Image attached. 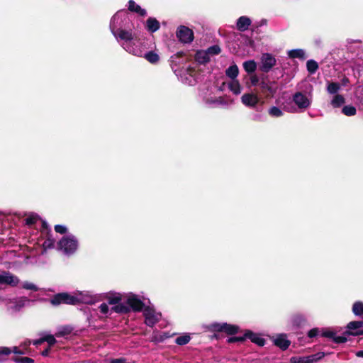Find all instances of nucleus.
<instances>
[{
  "label": "nucleus",
  "mask_w": 363,
  "mask_h": 363,
  "mask_svg": "<svg viewBox=\"0 0 363 363\" xmlns=\"http://www.w3.org/2000/svg\"><path fill=\"white\" fill-rule=\"evenodd\" d=\"M58 249L66 255L74 253L78 248V241L77 238L69 235L62 238L57 243Z\"/></svg>",
  "instance_id": "f257e3e1"
},
{
  "label": "nucleus",
  "mask_w": 363,
  "mask_h": 363,
  "mask_svg": "<svg viewBox=\"0 0 363 363\" xmlns=\"http://www.w3.org/2000/svg\"><path fill=\"white\" fill-rule=\"evenodd\" d=\"M128 22V14L125 11L117 12L111 18L110 28L113 35H116V31L123 29Z\"/></svg>",
  "instance_id": "f03ea898"
},
{
  "label": "nucleus",
  "mask_w": 363,
  "mask_h": 363,
  "mask_svg": "<svg viewBox=\"0 0 363 363\" xmlns=\"http://www.w3.org/2000/svg\"><path fill=\"white\" fill-rule=\"evenodd\" d=\"M50 302L52 305H59L61 303L77 304L78 303L77 292L73 295L67 293L58 294L51 299Z\"/></svg>",
  "instance_id": "7ed1b4c3"
},
{
  "label": "nucleus",
  "mask_w": 363,
  "mask_h": 363,
  "mask_svg": "<svg viewBox=\"0 0 363 363\" xmlns=\"http://www.w3.org/2000/svg\"><path fill=\"white\" fill-rule=\"evenodd\" d=\"M209 330L213 332H224L228 335L235 334L238 331V327L225 323H214L208 326Z\"/></svg>",
  "instance_id": "20e7f679"
},
{
  "label": "nucleus",
  "mask_w": 363,
  "mask_h": 363,
  "mask_svg": "<svg viewBox=\"0 0 363 363\" xmlns=\"http://www.w3.org/2000/svg\"><path fill=\"white\" fill-rule=\"evenodd\" d=\"M293 101L299 109L306 110L311 106L312 97L311 94H305L298 91L294 94Z\"/></svg>",
  "instance_id": "39448f33"
},
{
  "label": "nucleus",
  "mask_w": 363,
  "mask_h": 363,
  "mask_svg": "<svg viewBox=\"0 0 363 363\" xmlns=\"http://www.w3.org/2000/svg\"><path fill=\"white\" fill-rule=\"evenodd\" d=\"M124 299L129 308H130L133 311H140L145 303L142 299L134 294L130 293L124 296Z\"/></svg>",
  "instance_id": "423d86ee"
},
{
  "label": "nucleus",
  "mask_w": 363,
  "mask_h": 363,
  "mask_svg": "<svg viewBox=\"0 0 363 363\" xmlns=\"http://www.w3.org/2000/svg\"><path fill=\"white\" fill-rule=\"evenodd\" d=\"M145 323L149 327H153L162 318V314L153 308H146L143 311Z\"/></svg>",
  "instance_id": "0eeeda50"
},
{
  "label": "nucleus",
  "mask_w": 363,
  "mask_h": 363,
  "mask_svg": "<svg viewBox=\"0 0 363 363\" xmlns=\"http://www.w3.org/2000/svg\"><path fill=\"white\" fill-rule=\"evenodd\" d=\"M78 303L86 304H94L98 302L101 298L98 294H94L90 291H77Z\"/></svg>",
  "instance_id": "6e6552de"
},
{
  "label": "nucleus",
  "mask_w": 363,
  "mask_h": 363,
  "mask_svg": "<svg viewBox=\"0 0 363 363\" xmlns=\"http://www.w3.org/2000/svg\"><path fill=\"white\" fill-rule=\"evenodd\" d=\"M241 101L245 106L255 108L260 102V99L257 94L245 93L242 96Z\"/></svg>",
  "instance_id": "1a4fd4ad"
},
{
  "label": "nucleus",
  "mask_w": 363,
  "mask_h": 363,
  "mask_svg": "<svg viewBox=\"0 0 363 363\" xmlns=\"http://www.w3.org/2000/svg\"><path fill=\"white\" fill-rule=\"evenodd\" d=\"M177 36L180 41L184 43H190L194 39L193 31L184 26H181L178 28Z\"/></svg>",
  "instance_id": "9d476101"
},
{
  "label": "nucleus",
  "mask_w": 363,
  "mask_h": 363,
  "mask_svg": "<svg viewBox=\"0 0 363 363\" xmlns=\"http://www.w3.org/2000/svg\"><path fill=\"white\" fill-rule=\"evenodd\" d=\"M29 300L25 297H21L15 299H10L7 301L6 306L8 310L11 311L12 312L19 311L22 308H23L27 302Z\"/></svg>",
  "instance_id": "9b49d317"
},
{
  "label": "nucleus",
  "mask_w": 363,
  "mask_h": 363,
  "mask_svg": "<svg viewBox=\"0 0 363 363\" xmlns=\"http://www.w3.org/2000/svg\"><path fill=\"white\" fill-rule=\"evenodd\" d=\"M276 64V59L269 53H264L261 57V70L265 72H269Z\"/></svg>",
  "instance_id": "f8f14e48"
},
{
  "label": "nucleus",
  "mask_w": 363,
  "mask_h": 363,
  "mask_svg": "<svg viewBox=\"0 0 363 363\" xmlns=\"http://www.w3.org/2000/svg\"><path fill=\"white\" fill-rule=\"evenodd\" d=\"M122 46L127 52L133 55L142 57L143 55L142 45H136L134 40L131 43H123Z\"/></svg>",
  "instance_id": "ddd939ff"
},
{
  "label": "nucleus",
  "mask_w": 363,
  "mask_h": 363,
  "mask_svg": "<svg viewBox=\"0 0 363 363\" xmlns=\"http://www.w3.org/2000/svg\"><path fill=\"white\" fill-rule=\"evenodd\" d=\"M259 86L264 93H268L270 95L274 94L277 89L275 83L269 80H262Z\"/></svg>",
  "instance_id": "4468645a"
},
{
  "label": "nucleus",
  "mask_w": 363,
  "mask_h": 363,
  "mask_svg": "<svg viewBox=\"0 0 363 363\" xmlns=\"http://www.w3.org/2000/svg\"><path fill=\"white\" fill-rule=\"evenodd\" d=\"M116 39L123 40V43H131L134 38L133 33L130 31L121 29L116 31V35H113Z\"/></svg>",
  "instance_id": "2eb2a0df"
},
{
  "label": "nucleus",
  "mask_w": 363,
  "mask_h": 363,
  "mask_svg": "<svg viewBox=\"0 0 363 363\" xmlns=\"http://www.w3.org/2000/svg\"><path fill=\"white\" fill-rule=\"evenodd\" d=\"M274 344L282 350H286L290 345V341L287 340L286 335L280 334L274 338Z\"/></svg>",
  "instance_id": "dca6fc26"
},
{
  "label": "nucleus",
  "mask_w": 363,
  "mask_h": 363,
  "mask_svg": "<svg viewBox=\"0 0 363 363\" xmlns=\"http://www.w3.org/2000/svg\"><path fill=\"white\" fill-rule=\"evenodd\" d=\"M321 335L331 338L337 343L345 342L347 340V338L345 336H337L334 331L329 329L323 330Z\"/></svg>",
  "instance_id": "f3484780"
},
{
  "label": "nucleus",
  "mask_w": 363,
  "mask_h": 363,
  "mask_svg": "<svg viewBox=\"0 0 363 363\" xmlns=\"http://www.w3.org/2000/svg\"><path fill=\"white\" fill-rule=\"evenodd\" d=\"M105 298L108 301V303L111 305H116L123 299H124V296L118 293H108L106 294Z\"/></svg>",
  "instance_id": "a211bd4d"
},
{
  "label": "nucleus",
  "mask_w": 363,
  "mask_h": 363,
  "mask_svg": "<svg viewBox=\"0 0 363 363\" xmlns=\"http://www.w3.org/2000/svg\"><path fill=\"white\" fill-rule=\"evenodd\" d=\"M251 24V20L247 16H241L237 21V28L240 31L248 29Z\"/></svg>",
  "instance_id": "6ab92c4d"
},
{
  "label": "nucleus",
  "mask_w": 363,
  "mask_h": 363,
  "mask_svg": "<svg viewBox=\"0 0 363 363\" xmlns=\"http://www.w3.org/2000/svg\"><path fill=\"white\" fill-rule=\"evenodd\" d=\"M245 337L250 339L252 342H255L259 346H263L265 343L264 339L261 337L259 335L253 333L251 331L246 332L245 334Z\"/></svg>",
  "instance_id": "aec40b11"
},
{
  "label": "nucleus",
  "mask_w": 363,
  "mask_h": 363,
  "mask_svg": "<svg viewBox=\"0 0 363 363\" xmlns=\"http://www.w3.org/2000/svg\"><path fill=\"white\" fill-rule=\"evenodd\" d=\"M288 55L290 58H298L301 60H305L306 58V52L303 49L289 50Z\"/></svg>",
  "instance_id": "412c9836"
},
{
  "label": "nucleus",
  "mask_w": 363,
  "mask_h": 363,
  "mask_svg": "<svg viewBox=\"0 0 363 363\" xmlns=\"http://www.w3.org/2000/svg\"><path fill=\"white\" fill-rule=\"evenodd\" d=\"M147 61L152 64H156L160 60L159 55L155 51H149L147 52L144 53L143 56Z\"/></svg>",
  "instance_id": "4be33fe9"
},
{
  "label": "nucleus",
  "mask_w": 363,
  "mask_h": 363,
  "mask_svg": "<svg viewBox=\"0 0 363 363\" xmlns=\"http://www.w3.org/2000/svg\"><path fill=\"white\" fill-rule=\"evenodd\" d=\"M128 9L130 11L135 12L139 15L144 16L146 15V11L145 9H141L139 5H138L134 1L130 0L128 1Z\"/></svg>",
  "instance_id": "5701e85b"
},
{
  "label": "nucleus",
  "mask_w": 363,
  "mask_h": 363,
  "mask_svg": "<svg viewBox=\"0 0 363 363\" xmlns=\"http://www.w3.org/2000/svg\"><path fill=\"white\" fill-rule=\"evenodd\" d=\"M146 27L150 32L154 33L160 28V23L154 18H149L147 20Z\"/></svg>",
  "instance_id": "b1692460"
},
{
  "label": "nucleus",
  "mask_w": 363,
  "mask_h": 363,
  "mask_svg": "<svg viewBox=\"0 0 363 363\" xmlns=\"http://www.w3.org/2000/svg\"><path fill=\"white\" fill-rule=\"evenodd\" d=\"M229 89L235 95H238L242 91V87L237 79H232V81L228 84Z\"/></svg>",
  "instance_id": "393cba45"
},
{
  "label": "nucleus",
  "mask_w": 363,
  "mask_h": 363,
  "mask_svg": "<svg viewBox=\"0 0 363 363\" xmlns=\"http://www.w3.org/2000/svg\"><path fill=\"white\" fill-rule=\"evenodd\" d=\"M195 58L199 63H206L209 61L210 56L206 50H200L196 52Z\"/></svg>",
  "instance_id": "a878e982"
},
{
  "label": "nucleus",
  "mask_w": 363,
  "mask_h": 363,
  "mask_svg": "<svg viewBox=\"0 0 363 363\" xmlns=\"http://www.w3.org/2000/svg\"><path fill=\"white\" fill-rule=\"evenodd\" d=\"M238 73L239 69L236 65H233L230 66L225 71L226 76L230 78L231 79H236Z\"/></svg>",
  "instance_id": "bb28decb"
},
{
  "label": "nucleus",
  "mask_w": 363,
  "mask_h": 363,
  "mask_svg": "<svg viewBox=\"0 0 363 363\" xmlns=\"http://www.w3.org/2000/svg\"><path fill=\"white\" fill-rule=\"evenodd\" d=\"M324 357L323 352H318L315 354L304 357L305 363H314Z\"/></svg>",
  "instance_id": "cd10ccee"
},
{
  "label": "nucleus",
  "mask_w": 363,
  "mask_h": 363,
  "mask_svg": "<svg viewBox=\"0 0 363 363\" xmlns=\"http://www.w3.org/2000/svg\"><path fill=\"white\" fill-rule=\"evenodd\" d=\"M111 310L112 311L119 313H128L130 311L129 307L128 306L119 303L113 306L111 308Z\"/></svg>",
  "instance_id": "c85d7f7f"
},
{
  "label": "nucleus",
  "mask_w": 363,
  "mask_h": 363,
  "mask_svg": "<svg viewBox=\"0 0 363 363\" xmlns=\"http://www.w3.org/2000/svg\"><path fill=\"white\" fill-rule=\"evenodd\" d=\"M243 67L247 72L251 73L255 71L257 64L254 60L246 61L243 63Z\"/></svg>",
  "instance_id": "c756f323"
},
{
  "label": "nucleus",
  "mask_w": 363,
  "mask_h": 363,
  "mask_svg": "<svg viewBox=\"0 0 363 363\" xmlns=\"http://www.w3.org/2000/svg\"><path fill=\"white\" fill-rule=\"evenodd\" d=\"M268 113L270 116L274 118L281 117L284 115L283 111L280 108L277 106H272L271 108H269L268 110Z\"/></svg>",
  "instance_id": "7c9ffc66"
},
{
  "label": "nucleus",
  "mask_w": 363,
  "mask_h": 363,
  "mask_svg": "<svg viewBox=\"0 0 363 363\" xmlns=\"http://www.w3.org/2000/svg\"><path fill=\"white\" fill-rule=\"evenodd\" d=\"M352 312L356 315L363 314V303L361 301L355 302L352 306Z\"/></svg>",
  "instance_id": "2f4dec72"
},
{
  "label": "nucleus",
  "mask_w": 363,
  "mask_h": 363,
  "mask_svg": "<svg viewBox=\"0 0 363 363\" xmlns=\"http://www.w3.org/2000/svg\"><path fill=\"white\" fill-rule=\"evenodd\" d=\"M345 103V99L342 96L337 94L331 101V104L333 107H339Z\"/></svg>",
  "instance_id": "473e14b6"
},
{
  "label": "nucleus",
  "mask_w": 363,
  "mask_h": 363,
  "mask_svg": "<svg viewBox=\"0 0 363 363\" xmlns=\"http://www.w3.org/2000/svg\"><path fill=\"white\" fill-rule=\"evenodd\" d=\"M340 89V85L335 82H330L328 84L327 91L329 94H336Z\"/></svg>",
  "instance_id": "72a5a7b5"
},
{
  "label": "nucleus",
  "mask_w": 363,
  "mask_h": 363,
  "mask_svg": "<svg viewBox=\"0 0 363 363\" xmlns=\"http://www.w3.org/2000/svg\"><path fill=\"white\" fill-rule=\"evenodd\" d=\"M307 70L311 73L313 74L316 72L318 68V63L313 60H310L306 63Z\"/></svg>",
  "instance_id": "f704fd0d"
},
{
  "label": "nucleus",
  "mask_w": 363,
  "mask_h": 363,
  "mask_svg": "<svg viewBox=\"0 0 363 363\" xmlns=\"http://www.w3.org/2000/svg\"><path fill=\"white\" fill-rule=\"evenodd\" d=\"M30 344V342L28 341V342H25L24 344L21 345V347L23 349H20L18 347H13L11 349V352L16 353V354H26V347Z\"/></svg>",
  "instance_id": "c9c22d12"
},
{
  "label": "nucleus",
  "mask_w": 363,
  "mask_h": 363,
  "mask_svg": "<svg viewBox=\"0 0 363 363\" xmlns=\"http://www.w3.org/2000/svg\"><path fill=\"white\" fill-rule=\"evenodd\" d=\"M356 112V108L352 106H345L342 108V113L347 116H354Z\"/></svg>",
  "instance_id": "e433bc0d"
},
{
  "label": "nucleus",
  "mask_w": 363,
  "mask_h": 363,
  "mask_svg": "<svg viewBox=\"0 0 363 363\" xmlns=\"http://www.w3.org/2000/svg\"><path fill=\"white\" fill-rule=\"evenodd\" d=\"M190 339H191V337H190L189 335H182V336L178 337L176 339L175 342L177 345H184L187 344L190 341Z\"/></svg>",
  "instance_id": "4c0bfd02"
},
{
  "label": "nucleus",
  "mask_w": 363,
  "mask_h": 363,
  "mask_svg": "<svg viewBox=\"0 0 363 363\" xmlns=\"http://www.w3.org/2000/svg\"><path fill=\"white\" fill-rule=\"evenodd\" d=\"M363 326V321H352L348 323L347 328L349 330H356Z\"/></svg>",
  "instance_id": "58836bf2"
},
{
  "label": "nucleus",
  "mask_w": 363,
  "mask_h": 363,
  "mask_svg": "<svg viewBox=\"0 0 363 363\" xmlns=\"http://www.w3.org/2000/svg\"><path fill=\"white\" fill-rule=\"evenodd\" d=\"M209 55V56H212L214 55H218L220 52V48L218 45H213L208 48L206 50Z\"/></svg>",
  "instance_id": "ea45409f"
},
{
  "label": "nucleus",
  "mask_w": 363,
  "mask_h": 363,
  "mask_svg": "<svg viewBox=\"0 0 363 363\" xmlns=\"http://www.w3.org/2000/svg\"><path fill=\"white\" fill-rule=\"evenodd\" d=\"M99 310L101 313L106 315L111 314V311H112L111 308H109L108 305L105 303H103L100 305Z\"/></svg>",
  "instance_id": "a19ab883"
},
{
  "label": "nucleus",
  "mask_w": 363,
  "mask_h": 363,
  "mask_svg": "<svg viewBox=\"0 0 363 363\" xmlns=\"http://www.w3.org/2000/svg\"><path fill=\"white\" fill-rule=\"evenodd\" d=\"M170 335H169L167 333H164L162 334H157V333H155L154 335V337H153V340H155V341H158V342H162L164 340L169 337Z\"/></svg>",
  "instance_id": "79ce46f5"
},
{
  "label": "nucleus",
  "mask_w": 363,
  "mask_h": 363,
  "mask_svg": "<svg viewBox=\"0 0 363 363\" xmlns=\"http://www.w3.org/2000/svg\"><path fill=\"white\" fill-rule=\"evenodd\" d=\"M22 287L27 290L38 291V288L33 283L26 281L23 283Z\"/></svg>",
  "instance_id": "37998d69"
},
{
  "label": "nucleus",
  "mask_w": 363,
  "mask_h": 363,
  "mask_svg": "<svg viewBox=\"0 0 363 363\" xmlns=\"http://www.w3.org/2000/svg\"><path fill=\"white\" fill-rule=\"evenodd\" d=\"M44 342H47L49 345H53L56 342L55 337L52 335H47L43 337Z\"/></svg>",
  "instance_id": "c03bdc74"
},
{
  "label": "nucleus",
  "mask_w": 363,
  "mask_h": 363,
  "mask_svg": "<svg viewBox=\"0 0 363 363\" xmlns=\"http://www.w3.org/2000/svg\"><path fill=\"white\" fill-rule=\"evenodd\" d=\"M55 230L57 233L60 234H64L67 232V228L65 225H56L55 226Z\"/></svg>",
  "instance_id": "a18cd8bd"
},
{
  "label": "nucleus",
  "mask_w": 363,
  "mask_h": 363,
  "mask_svg": "<svg viewBox=\"0 0 363 363\" xmlns=\"http://www.w3.org/2000/svg\"><path fill=\"white\" fill-rule=\"evenodd\" d=\"M16 362L21 363H33V359L29 357H18L16 359Z\"/></svg>",
  "instance_id": "49530a36"
},
{
  "label": "nucleus",
  "mask_w": 363,
  "mask_h": 363,
  "mask_svg": "<svg viewBox=\"0 0 363 363\" xmlns=\"http://www.w3.org/2000/svg\"><path fill=\"white\" fill-rule=\"evenodd\" d=\"M291 363H305L304 357H292L290 359Z\"/></svg>",
  "instance_id": "de8ad7c7"
},
{
  "label": "nucleus",
  "mask_w": 363,
  "mask_h": 363,
  "mask_svg": "<svg viewBox=\"0 0 363 363\" xmlns=\"http://www.w3.org/2000/svg\"><path fill=\"white\" fill-rule=\"evenodd\" d=\"M320 330L318 328H313L310 330L308 333V335L309 337H314L319 335Z\"/></svg>",
  "instance_id": "09e8293b"
},
{
  "label": "nucleus",
  "mask_w": 363,
  "mask_h": 363,
  "mask_svg": "<svg viewBox=\"0 0 363 363\" xmlns=\"http://www.w3.org/2000/svg\"><path fill=\"white\" fill-rule=\"evenodd\" d=\"M303 321V318L301 315H296L293 318L294 324L299 325Z\"/></svg>",
  "instance_id": "8fccbe9b"
},
{
  "label": "nucleus",
  "mask_w": 363,
  "mask_h": 363,
  "mask_svg": "<svg viewBox=\"0 0 363 363\" xmlns=\"http://www.w3.org/2000/svg\"><path fill=\"white\" fill-rule=\"evenodd\" d=\"M54 245V241L51 239L46 240L43 243V247L45 248H50L53 247Z\"/></svg>",
  "instance_id": "3c124183"
},
{
  "label": "nucleus",
  "mask_w": 363,
  "mask_h": 363,
  "mask_svg": "<svg viewBox=\"0 0 363 363\" xmlns=\"http://www.w3.org/2000/svg\"><path fill=\"white\" fill-rule=\"evenodd\" d=\"M10 353H11V349H10L9 347L0 348V354L7 355V354H9Z\"/></svg>",
  "instance_id": "603ef678"
},
{
  "label": "nucleus",
  "mask_w": 363,
  "mask_h": 363,
  "mask_svg": "<svg viewBox=\"0 0 363 363\" xmlns=\"http://www.w3.org/2000/svg\"><path fill=\"white\" fill-rule=\"evenodd\" d=\"M244 339H245V337H229L228 339V342L229 343H232V342H235L242 341Z\"/></svg>",
  "instance_id": "864d4df0"
},
{
  "label": "nucleus",
  "mask_w": 363,
  "mask_h": 363,
  "mask_svg": "<svg viewBox=\"0 0 363 363\" xmlns=\"http://www.w3.org/2000/svg\"><path fill=\"white\" fill-rule=\"evenodd\" d=\"M250 81L252 85H256L258 83V77L257 76H252L250 78Z\"/></svg>",
  "instance_id": "5fc2aeb1"
},
{
  "label": "nucleus",
  "mask_w": 363,
  "mask_h": 363,
  "mask_svg": "<svg viewBox=\"0 0 363 363\" xmlns=\"http://www.w3.org/2000/svg\"><path fill=\"white\" fill-rule=\"evenodd\" d=\"M188 72H189V74L191 77H194V82H196V79L195 75H194V74H195V73H194V72H195V71L191 69H189Z\"/></svg>",
  "instance_id": "6e6d98bb"
},
{
  "label": "nucleus",
  "mask_w": 363,
  "mask_h": 363,
  "mask_svg": "<svg viewBox=\"0 0 363 363\" xmlns=\"http://www.w3.org/2000/svg\"><path fill=\"white\" fill-rule=\"evenodd\" d=\"M35 218H33V217L28 218L26 219V223H27L28 224H33V223H35Z\"/></svg>",
  "instance_id": "4d7b16f0"
},
{
  "label": "nucleus",
  "mask_w": 363,
  "mask_h": 363,
  "mask_svg": "<svg viewBox=\"0 0 363 363\" xmlns=\"http://www.w3.org/2000/svg\"><path fill=\"white\" fill-rule=\"evenodd\" d=\"M43 342H44V340H43V337H41V338H40V339H39V340H37L33 341V345H40V344L43 343Z\"/></svg>",
  "instance_id": "13d9d810"
},
{
  "label": "nucleus",
  "mask_w": 363,
  "mask_h": 363,
  "mask_svg": "<svg viewBox=\"0 0 363 363\" xmlns=\"http://www.w3.org/2000/svg\"><path fill=\"white\" fill-rule=\"evenodd\" d=\"M111 363H124V360L121 359H115Z\"/></svg>",
  "instance_id": "bf43d9fd"
},
{
  "label": "nucleus",
  "mask_w": 363,
  "mask_h": 363,
  "mask_svg": "<svg viewBox=\"0 0 363 363\" xmlns=\"http://www.w3.org/2000/svg\"><path fill=\"white\" fill-rule=\"evenodd\" d=\"M49 351L50 350L49 349H46L44 351L42 352V355L43 356H48V354H49Z\"/></svg>",
  "instance_id": "052dcab7"
},
{
  "label": "nucleus",
  "mask_w": 363,
  "mask_h": 363,
  "mask_svg": "<svg viewBox=\"0 0 363 363\" xmlns=\"http://www.w3.org/2000/svg\"><path fill=\"white\" fill-rule=\"evenodd\" d=\"M356 355L359 357H363V350H361V351H358L357 353H356Z\"/></svg>",
  "instance_id": "680f3d73"
},
{
  "label": "nucleus",
  "mask_w": 363,
  "mask_h": 363,
  "mask_svg": "<svg viewBox=\"0 0 363 363\" xmlns=\"http://www.w3.org/2000/svg\"><path fill=\"white\" fill-rule=\"evenodd\" d=\"M64 334H65V333L59 332L58 333H57V334H56V335H57V337H60V336L63 335Z\"/></svg>",
  "instance_id": "e2e57ef3"
},
{
  "label": "nucleus",
  "mask_w": 363,
  "mask_h": 363,
  "mask_svg": "<svg viewBox=\"0 0 363 363\" xmlns=\"http://www.w3.org/2000/svg\"><path fill=\"white\" fill-rule=\"evenodd\" d=\"M286 111H289V112L293 113V112L296 111V109L295 108H291V109H287Z\"/></svg>",
  "instance_id": "0e129e2a"
},
{
  "label": "nucleus",
  "mask_w": 363,
  "mask_h": 363,
  "mask_svg": "<svg viewBox=\"0 0 363 363\" xmlns=\"http://www.w3.org/2000/svg\"><path fill=\"white\" fill-rule=\"evenodd\" d=\"M362 332H356V333H352V334H359V333H361Z\"/></svg>",
  "instance_id": "69168bd1"
},
{
  "label": "nucleus",
  "mask_w": 363,
  "mask_h": 363,
  "mask_svg": "<svg viewBox=\"0 0 363 363\" xmlns=\"http://www.w3.org/2000/svg\"><path fill=\"white\" fill-rule=\"evenodd\" d=\"M193 82H193L192 80H190L189 84H193Z\"/></svg>",
  "instance_id": "338daca9"
}]
</instances>
